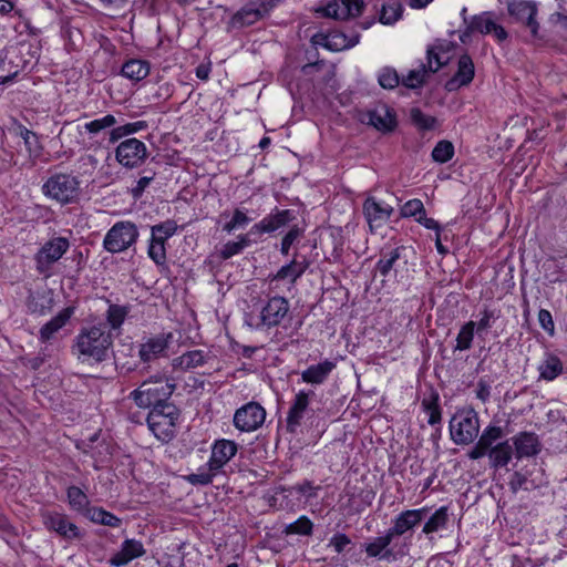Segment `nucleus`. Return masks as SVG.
Returning a JSON list of instances; mask_svg holds the SVG:
<instances>
[{"instance_id": "1", "label": "nucleus", "mask_w": 567, "mask_h": 567, "mask_svg": "<svg viewBox=\"0 0 567 567\" xmlns=\"http://www.w3.org/2000/svg\"><path fill=\"white\" fill-rule=\"evenodd\" d=\"M113 347V333L103 322L83 327L74 338L72 351L78 359L93 360L96 363L107 360Z\"/></svg>"}, {"instance_id": "2", "label": "nucleus", "mask_w": 567, "mask_h": 567, "mask_svg": "<svg viewBox=\"0 0 567 567\" xmlns=\"http://www.w3.org/2000/svg\"><path fill=\"white\" fill-rule=\"evenodd\" d=\"M175 389L176 384L173 379H168L164 374H155L132 391L130 399L142 409L161 408L164 404H173L169 399Z\"/></svg>"}, {"instance_id": "3", "label": "nucleus", "mask_w": 567, "mask_h": 567, "mask_svg": "<svg viewBox=\"0 0 567 567\" xmlns=\"http://www.w3.org/2000/svg\"><path fill=\"white\" fill-rule=\"evenodd\" d=\"M237 444L229 440H218L212 447V454L205 466L185 478L192 485H208L221 468L236 455Z\"/></svg>"}, {"instance_id": "4", "label": "nucleus", "mask_w": 567, "mask_h": 567, "mask_svg": "<svg viewBox=\"0 0 567 567\" xmlns=\"http://www.w3.org/2000/svg\"><path fill=\"white\" fill-rule=\"evenodd\" d=\"M80 192L79 178L66 173H55L42 185L44 196L54 199L61 205L75 203Z\"/></svg>"}, {"instance_id": "5", "label": "nucleus", "mask_w": 567, "mask_h": 567, "mask_svg": "<svg viewBox=\"0 0 567 567\" xmlns=\"http://www.w3.org/2000/svg\"><path fill=\"white\" fill-rule=\"evenodd\" d=\"M480 432V419L472 408L460 409L450 420L451 440L457 445L474 442Z\"/></svg>"}, {"instance_id": "6", "label": "nucleus", "mask_w": 567, "mask_h": 567, "mask_svg": "<svg viewBox=\"0 0 567 567\" xmlns=\"http://www.w3.org/2000/svg\"><path fill=\"white\" fill-rule=\"evenodd\" d=\"M178 417L179 410L173 403L151 409L146 421L150 430L158 440L169 442L175 436Z\"/></svg>"}, {"instance_id": "7", "label": "nucleus", "mask_w": 567, "mask_h": 567, "mask_svg": "<svg viewBox=\"0 0 567 567\" xmlns=\"http://www.w3.org/2000/svg\"><path fill=\"white\" fill-rule=\"evenodd\" d=\"M140 236L136 225L132 221H117L106 233L103 248L111 254L125 251L133 246Z\"/></svg>"}, {"instance_id": "8", "label": "nucleus", "mask_w": 567, "mask_h": 567, "mask_svg": "<svg viewBox=\"0 0 567 567\" xmlns=\"http://www.w3.org/2000/svg\"><path fill=\"white\" fill-rule=\"evenodd\" d=\"M477 32L481 34L493 33L494 37L499 41H505L508 37L507 31L493 20V13L489 11L475 14L470 18L467 27L460 33V40L462 43H468L471 41V34Z\"/></svg>"}, {"instance_id": "9", "label": "nucleus", "mask_w": 567, "mask_h": 567, "mask_svg": "<svg viewBox=\"0 0 567 567\" xmlns=\"http://www.w3.org/2000/svg\"><path fill=\"white\" fill-rule=\"evenodd\" d=\"M281 0H255L250 1L231 17L235 28L249 27L269 16Z\"/></svg>"}, {"instance_id": "10", "label": "nucleus", "mask_w": 567, "mask_h": 567, "mask_svg": "<svg viewBox=\"0 0 567 567\" xmlns=\"http://www.w3.org/2000/svg\"><path fill=\"white\" fill-rule=\"evenodd\" d=\"M70 243L65 237H54L47 241L35 255L37 270L48 275L52 265L68 251Z\"/></svg>"}, {"instance_id": "11", "label": "nucleus", "mask_w": 567, "mask_h": 567, "mask_svg": "<svg viewBox=\"0 0 567 567\" xmlns=\"http://www.w3.org/2000/svg\"><path fill=\"white\" fill-rule=\"evenodd\" d=\"M364 9V0H331L316 10L326 18L346 21L359 17Z\"/></svg>"}, {"instance_id": "12", "label": "nucleus", "mask_w": 567, "mask_h": 567, "mask_svg": "<svg viewBox=\"0 0 567 567\" xmlns=\"http://www.w3.org/2000/svg\"><path fill=\"white\" fill-rule=\"evenodd\" d=\"M147 156V148L145 144L135 138H127L118 144L115 151L117 162L127 168L140 166Z\"/></svg>"}, {"instance_id": "13", "label": "nucleus", "mask_w": 567, "mask_h": 567, "mask_svg": "<svg viewBox=\"0 0 567 567\" xmlns=\"http://www.w3.org/2000/svg\"><path fill=\"white\" fill-rule=\"evenodd\" d=\"M266 419L265 409L257 402H249L239 408L234 414V425L243 432L259 429Z\"/></svg>"}, {"instance_id": "14", "label": "nucleus", "mask_w": 567, "mask_h": 567, "mask_svg": "<svg viewBox=\"0 0 567 567\" xmlns=\"http://www.w3.org/2000/svg\"><path fill=\"white\" fill-rule=\"evenodd\" d=\"M507 10L511 17L517 22H522L529 30L533 38L538 37L539 24L536 21L537 6L533 1L512 0L507 3Z\"/></svg>"}, {"instance_id": "15", "label": "nucleus", "mask_w": 567, "mask_h": 567, "mask_svg": "<svg viewBox=\"0 0 567 567\" xmlns=\"http://www.w3.org/2000/svg\"><path fill=\"white\" fill-rule=\"evenodd\" d=\"M289 302L285 297L275 296L268 299L260 310V323L262 326L272 328L279 326L282 320L288 316Z\"/></svg>"}, {"instance_id": "16", "label": "nucleus", "mask_w": 567, "mask_h": 567, "mask_svg": "<svg viewBox=\"0 0 567 567\" xmlns=\"http://www.w3.org/2000/svg\"><path fill=\"white\" fill-rule=\"evenodd\" d=\"M41 517L43 525L49 530L55 532L62 538L68 540L81 538L79 527L69 522L65 514L47 511L41 514Z\"/></svg>"}, {"instance_id": "17", "label": "nucleus", "mask_w": 567, "mask_h": 567, "mask_svg": "<svg viewBox=\"0 0 567 567\" xmlns=\"http://www.w3.org/2000/svg\"><path fill=\"white\" fill-rule=\"evenodd\" d=\"M362 210L372 231L375 228L382 227L388 220H390L394 212L391 205L378 202L372 196H369L363 202Z\"/></svg>"}, {"instance_id": "18", "label": "nucleus", "mask_w": 567, "mask_h": 567, "mask_svg": "<svg viewBox=\"0 0 567 567\" xmlns=\"http://www.w3.org/2000/svg\"><path fill=\"white\" fill-rule=\"evenodd\" d=\"M427 508L406 509L401 512L394 519L392 526L388 529L389 534L393 537L403 536L409 530L417 526L425 517Z\"/></svg>"}, {"instance_id": "19", "label": "nucleus", "mask_w": 567, "mask_h": 567, "mask_svg": "<svg viewBox=\"0 0 567 567\" xmlns=\"http://www.w3.org/2000/svg\"><path fill=\"white\" fill-rule=\"evenodd\" d=\"M296 219V214L291 209L276 208L271 214L264 217L259 223L251 227V234L261 235L265 233H274L277 229L288 225Z\"/></svg>"}, {"instance_id": "20", "label": "nucleus", "mask_w": 567, "mask_h": 567, "mask_svg": "<svg viewBox=\"0 0 567 567\" xmlns=\"http://www.w3.org/2000/svg\"><path fill=\"white\" fill-rule=\"evenodd\" d=\"M172 334H157L148 338L140 344L138 357L143 362H151L161 357H165Z\"/></svg>"}, {"instance_id": "21", "label": "nucleus", "mask_w": 567, "mask_h": 567, "mask_svg": "<svg viewBox=\"0 0 567 567\" xmlns=\"http://www.w3.org/2000/svg\"><path fill=\"white\" fill-rule=\"evenodd\" d=\"M313 395L315 392L312 390H301L295 395L286 419V427L288 432L295 433L297 427L300 426L303 414L309 406L310 396Z\"/></svg>"}, {"instance_id": "22", "label": "nucleus", "mask_w": 567, "mask_h": 567, "mask_svg": "<svg viewBox=\"0 0 567 567\" xmlns=\"http://www.w3.org/2000/svg\"><path fill=\"white\" fill-rule=\"evenodd\" d=\"M512 441L515 446L514 453L517 460L536 456L542 451V443L538 435L534 432H519L512 437Z\"/></svg>"}, {"instance_id": "23", "label": "nucleus", "mask_w": 567, "mask_h": 567, "mask_svg": "<svg viewBox=\"0 0 567 567\" xmlns=\"http://www.w3.org/2000/svg\"><path fill=\"white\" fill-rule=\"evenodd\" d=\"M368 123L378 131L389 133L396 127V116L393 110L381 105L368 112Z\"/></svg>"}, {"instance_id": "24", "label": "nucleus", "mask_w": 567, "mask_h": 567, "mask_svg": "<svg viewBox=\"0 0 567 567\" xmlns=\"http://www.w3.org/2000/svg\"><path fill=\"white\" fill-rule=\"evenodd\" d=\"M475 75V68L472 58L468 54H462L457 62L455 75L447 81L446 89L452 91L460 86L468 85Z\"/></svg>"}, {"instance_id": "25", "label": "nucleus", "mask_w": 567, "mask_h": 567, "mask_svg": "<svg viewBox=\"0 0 567 567\" xmlns=\"http://www.w3.org/2000/svg\"><path fill=\"white\" fill-rule=\"evenodd\" d=\"M393 537L386 530L384 535L375 537L372 542L365 543L363 549L369 558L391 559L394 558L393 549L389 546Z\"/></svg>"}, {"instance_id": "26", "label": "nucleus", "mask_w": 567, "mask_h": 567, "mask_svg": "<svg viewBox=\"0 0 567 567\" xmlns=\"http://www.w3.org/2000/svg\"><path fill=\"white\" fill-rule=\"evenodd\" d=\"M145 554L144 547L141 542L135 539H126L121 549L112 556L110 564L112 566H124L134 558L141 557Z\"/></svg>"}, {"instance_id": "27", "label": "nucleus", "mask_w": 567, "mask_h": 567, "mask_svg": "<svg viewBox=\"0 0 567 567\" xmlns=\"http://www.w3.org/2000/svg\"><path fill=\"white\" fill-rule=\"evenodd\" d=\"M334 367L336 364L329 360L312 364L302 371L301 379L306 383L322 384L328 379Z\"/></svg>"}, {"instance_id": "28", "label": "nucleus", "mask_w": 567, "mask_h": 567, "mask_svg": "<svg viewBox=\"0 0 567 567\" xmlns=\"http://www.w3.org/2000/svg\"><path fill=\"white\" fill-rule=\"evenodd\" d=\"M359 39V33L347 35L341 31H333L323 37L322 45L331 51H342L354 47Z\"/></svg>"}, {"instance_id": "29", "label": "nucleus", "mask_w": 567, "mask_h": 567, "mask_svg": "<svg viewBox=\"0 0 567 567\" xmlns=\"http://www.w3.org/2000/svg\"><path fill=\"white\" fill-rule=\"evenodd\" d=\"M75 311V307H66L62 309L55 317L48 321L40 329V338L42 341H49L55 332L63 328L71 319Z\"/></svg>"}, {"instance_id": "30", "label": "nucleus", "mask_w": 567, "mask_h": 567, "mask_svg": "<svg viewBox=\"0 0 567 567\" xmlns=\"http://www.w3.org/2000/svg\"><path fill=\"white\" fill-rule=\"evenodd\" d=\"M106 302L109 303V308L105 312V322L103 323L107 327L109 331H117L130 313L131 307L112 303L109 299H106Z\"/></svg>"}, {"instance_id": "31", "label": "nucleus", "mask_w": 567, "mask_h": 567, "mask_svg": "<svg viewBox=\"0 0 567 567\" xmlns=\"http://www.w3.org/2000/svg\"><path fill=\"white\" fill-rule=\"evenodd\" d=\"M513 455L515 453L508 440L497 443L488 451L491 467L497 470L507 466Z\"/></svg>"}, {"instance_id": "32", "label": "nucleus", "mask_w": 567, "mask_h": 567, "mask_svg": "<svg viewBox=\"0 0 567 567\" xmlns=\"http://www.w3.org/2000/svg\"><path fill=\"white\" fill-rule=\"evenodd\" d=\"M121 74L126 79L138 82L150 74V63L141 59H131L122 65Z\"/></svg>"}, {"instance_id": "33", "label": "nucleus", "mask_w": 567, "mask_h": 567, "mask_svg": "<svg viewBox=\"0 0 567 567\" xmlns=\"http://www.w3.org/2000/svg\"><path fill=\"white\" fill-rule=\"evenodd\" d=\"M308 266L309 265L306 260H298L297 258H293L289 264L282 266L276 275H274L272 280L289 279L293 284L305 274Z\"/></svg>"}, {"instance_id": "34", "label": "nucleus", "mask_w": 567, "mask_h": 567, "mask_svg": "<svg viewBox=\"0 0 567 567\" xmlns=\"http://www.w3.org/2000/svg\"><path fill=\"white\" fill-rule=\"evenodd\" d=\"M207 361V355L203 350H192L173 359L172 365L184 371L202 367Z\"/></svg>"}, {"instance_id": "35", "label": "nucleus", "mask_w": 567, "mask_h": 567, "mask_svg": "<svg viewBox=\"0 0 567 567\" xmlns=\"http://www.w3.org/2000/svg\"><path fill=\"white\" fill-rule=\"evenodd\" d=\"M563 362L557 355L546 353L544 361L538 367L539 379L553 381L563 373Z\"/></svg>"}, {"instance_id": "36", "label": "nucleus", "mask_w": 567, "mask_h": 567, "mask_svg": "<svg viewBox=\"0 0 567 567\" xmlns=\"http://www.w3.org/2000/svg\"><path fill=\"white\" fill-rule=\"evenodd\" d=\"M251 229L247 234L239 235L236 241L226 243L220 249V258L226 260L231 258L235 255L241 252L246 247L250 246L255 240L251 239Z\"/></svg>"}, {"instance_id": "37", "label": "nucleus", "mask_w": 567, "mask_h": 567, "mask_svg": "<svg viewBox=\"0 0 567 567\" xmlns=\"http://www.w3.org/2000/svg\"><path fill=\"white\" fill-rule=\"evenodd\" d=\"M84 516L95 524H101L109 527H118L122 523L121 518L114 514L105 511L102 507L86 508Z\"/></svg>"}, {"instance_id": "38", "label": "nucleus", "mask_w": 567, "mask_h": 567, "mask_svg": "<svg viewBox=\"0 0 567 567\" xmlns=\"http://www.w3.org/2000/svg\"><path fill=\"white\" fill-rule=\"evenodd\" d=\"M402 11L400 0H384L381 4L379 20L383 24H393L401 18Z\"/></svg>"}, {"instance_id": "39", "label": "nucleus", "mask_w": 567, "mask_h": 567, "mask_svg": "<svg viewBox=\"0 0 567 567\" xmlns=\"http://www.w3.org/2000/svg\"><path fill=\"white\" fill-rule=\"evenodd\" d=\"M66 497L69 505L74 511H78L84 515L86 508H90V501L86 494L78 486H69L66 489Z\"/></svg>"}, {"instance_id": "40", "label": "nucleus", "mask_w": 567, "mask_h": 567, "mask_svg": "<svg viewBox=\"0 0 567 567\" xmlns=\"http://www.w3.org/2000/svg\"><path fill=\"white\" fill-rule=\"evenodd\" d=\"M449 522L447 507L442 506L434 512V514L426 520L423 526V533L430 535L442 528H445Z\"/></svg>"}, {"instance_id": "41", "label": "nucleus", "mask_w": 567, "mask_h": 567, "mask_svg": "<svg viewBox=\"0 0 567 567\" xmlns=\"http://www.w3.org/2000/svg\"><path fill=\"white\" fill-rule=\"evenodd\" d=\"M312 533H313V523L306 515H302L296 522L286 525L285 528L282 529V534H285L286 536H289V535L311 536Z\"/></svg>"}, {"instance_id": "42", "label": "nucleus", "mask_w": 567, "mask_h": 567, "mask_svg": "<svg viewBox=\"0 0 567 567\" xmlns=\"http://www.w3.org/2000/svg\"><path fill=\"white\" fill-rule=\"evenodd\" d=\"M17 134L23 140L29 155L38 157L42 151V146L39 142L37 133L32 132L25 126L19 125Z\"/></svg>"}, {"instance_id": "43", "label": "nucleus", "mask_w": 567, "mask_h": 567, "mask_svg": "<svg viewBox=\"0 0 567 567\" xmlns=\"http://www.w3.org/2000/svg\"><path fill=\"white\" fill-rule=\"evenodd\" d=\"M439 400V394L433 393L430 399H423L422 401V408L429 414L427 423L432 426L440 424L442 420V410Z\"/></svg>"}, {"instance_id": "44", "label": "nucleus", "mask_w": 567, "mask_h": 567, "mask_svg": "<svg viewBox=\"0 0 567 567\" xmlns=\"http://www.w3.org/2000/svg\"><path fill=\"white\" fill-rule=\"evenodd\" d=\"M475 322L468 321L464 323L456 337V346L454 350L465 351L472 348L474 339Z\"/></svg>"}, {"instance_id": "45", "label": "nucleus", "mask_w": 567, "mask_h": 567, "mask_svg": "<svg viewBox=\"0 0 567 567\" xmlns=\"http://www.w3.org/2000/svg\"><path fill=\"white\" fill-rule=\"evenodd\" d=\"M166 241L157 239L151 235L150 245L147 249L148 257L157 265L162 266L166 262Z\"/></svg>"}, {"instance_id": "46", "label": "nucleus", "mask_w": 567, "mask_h": 567, "mask_svg": "<svg viewBox=\"0 0 567 567\" xmlns=\"http://www.w3.org/2000/svg\"><path fill=\"white\" fill-rule=\"evenodd\" d=\"M178 229V226L175 220L167 219L159 224L153 225L151 227V235L157 239H162L166 241L168 238L174 236Z\"/></svg>"}, {"instance_id": "47", "label": "nucleus", "mask_w": 567, "mask_h": 567, "mask_svg": "<svg viewBox=\"0 0 567 567\" xmlns=\"http://www.w3.org/2000/svg\"><path fill=\"white\" fill-rule=\"evenodd\" d=\"M499 310L484 307L483 310L481 311V319L478 320L477 323H475L477 334L482 336L483 332L492 328V326L499 318Z\"/></svg>"}, {"instance_id": "48", "label": "nucleus", "mask_w": 567, "mask_h": 567, "mask_svg": "<svg viewBox=\"0 0 567 567\" xmlns=\"http://www.w3.org/2000/svg\"><path fill=\"white\" fill-rule=\"evenodd\" d=\"M410 117L413 125L422 131L432 130L436 124V118L434 116L423 113L419 107H413L410 111Z\"/></svg>"}, {"instance_id": "49", "label": "nucleus", "mask_w": 567, "mask_h": 567, "mask_svg": "<svg viewBox=\"0 0 567 567\" xmlns=\"http://www.w3.org/2000/svg\"><path fill=\"white\" fill-rule=\"evenodd\" d=\"M429 73L425 64H421L419 69L411 70L409 74L402 79V84L409 89H417L424 84Z\"/></svg>"}, {"instance_id": "50", "label": "nucleus", "mask_w": 567, "mask_h": 567, "mask_svg": "<svg viewBox=\"0 0 567 567\" xmlns=\"http://www.w3.org/2000/svg\"><path fill=\"white\" fill-rule=\"evenodd\" d=\"M504 435L503 430L501 426L496 425H488L486 426L480 439L478 442L487 450H492L495 445L494 443L502 439Z\"/></svg>"}, {"instance_id": "51", "label": "nucleus", "mask_w": 567, "mask_h": 567, "mask_svg": "<svg viewBox=\"0 0 567 567\" xmlns=\"http://www.w3.org/2000/svg\"><path fill=\"white\" fill-rule=\"evenodd\" d=\"M454 155V145L450 141H440L432 151V158L437 163H446Z\"/></svg>"}, {"instance_id": "52", "label": "nucleus", "mask_w": 567, "mask_h": 567, "mask_svg": "<svg viewBox=\"0 0 567 567\" xmlns=\"http://www.w3.org/2000/svg\"><path fill=\"white\" fill-rule=\"evenodd\" d=\"M400 258V248L391 249L386 254H382V257L377 262V269L378 271L383 276L386 277L389 272L392 270L394 264Z\"/></svg>"}, {"instance_id": "53", "label": "nucleus", "mask_w": 567, "mask_h": 567, "mask_svg": "<svg viewBox=\"0 0 567 567\" xmlns=\"http://www.w3.org/2000/svg\"><path fill=\"white\" fill-rule=\"evenodd\" d=\"M250 221H251V218L248 217L244 210L236 208L234 210L231 219L223 226V230L230 234L236 229L244 228Z\"/></svg>"}, {"instance_id": "54", "label": "nucleus", "mask_w": 567, "mask_h": 567, "mask_svg": "<svg viewBox=\"0 0 567 567\" xmlns=\"http://www.w3.org/2000/svg\"><path fill=\"white\" fill-rule=\"evenodd\" d=\"M378 82L383 89L392 90L399 85L400 78L394 69L385 66L381 69L378 75Z\"/></svg>"}, {"instance_id": "55", "label": "nucleus", "mask_w": 567, "mask_h": 567, "mask_svg": "<svg viewBox=\"0 0 567 567\" xmlns=\"http://www.w3.org/2000/svg\"><path fill=\"white\" fill-rule=\"evenodd\" d=\"M117 123L116 118L112 114H107L101 118L91 121L84 125L85 130L90 134H97L105 128H110Z\"/></svg>"}, {"instance_id": "56", "label": "nucleus", "mask_w": 567, "mask_h": 567, "mask_svg": "<svg viewBox=\"0 0 567 567\" xmlns=\"http://www.w3.org/2000/svg\"><path fill=\"white\" fill-rule=\"evenodd\" d=\"M426 60L427 63L425 66L427 71L430 73H435L447 63L449 58L442 56L440 52L436 51V48H429L426 51Z\"/></svg>"}, {"instance_id": "57", "label": "nucleus", "mask_w": 567, "mask_h": 567, "mask_svg": "<svg viewBox=\"0 0 567 567\" xmlns=\"http://www.w3.org/2000/svg\"><path fill=\"white\" fill-rule=\"evenodd\" d=\"M424 205L422 200L414 198L408 200L402 207H401V217L408 218V217H419L420 215L424 214Z\"/></svg>"}, {"instance_id": "58", "label": "nucleus", "mask_w": 567, "mask_h": 567, "mask_svg": "<svg viewBox=\"0 0 567 567\" xmlns=\"http://www.w3.org/2000/svg\"><path fill=\"white\" fill-rule=\"evenodd\" d=\"M302 236V229L297 225L292 226L284 236L280 245V252L284 256L289 254L290 247Z\"/></svg>"}, {"instance_id": "59", "label": "nucleus", "mask_w": 567, "mask_h": 567, "mask_svg": "<svg viewBox=\"0 0 567 567\" xmlns=\"http://www.w3.org/2000/svg\"><path fill=\"white\" fill-rule=\"evenodd\" d=\"M351 544L350 537L344 533H336L329 540V546L333 547L337 554L346 550V547Z\"/></svg>"}, {"instance_id": "60", "label": "nucleus", "mask_w": 567, "mask_h": 567, "mask_svg": "<svg viewBox=\"0 0 567 567\" xmlns=\"http://www.w3.org/2000/svg\"><path fill=\"white\" fill-rule=\"evenodd\" d=\"M293 489L301 494V495H305L307 497H316L317 496V492L320 489V486H315L313 483L311 481H303L302 483L300 484H297Z\"/></svg>"}, {"instance_id": "61", "label": "nucleus", "mask_w": 567, "mask_h": 567, "mask_svg": "<svg viewBox=\"0 0 567 567\" xmlns=\"http://www.w3.org/2000/svg\"><path fill=\"white\" fill-rule=\"evenodd\" d=\"M538 321L540 327L549 334L554 333L555 324L553 321L551 313L546 309H540L538 312Z\"/></svg>"}, {"instance_id": "62", "label": "nucleus", "mask_w": 567, "mask_h": 567, "mask_svg": "<svg viewBox=\"0 0 567 567\" xmlns=\"http://www.w3.org/2000/svg\"><path fill=\"white\" fill-rule=\"evenodd\" d=\"M154 175L152 176H143L141 177L136 186L132 188V195L134 198H140L145 190V188L150 185V183L153 181Z\"/></svg>"}, {"instance_id": "63", "label": "nucleus", "mask_w": 567, "mask_h": 567, "mask_svg": "<svg viewBox=\"0 0 567 567\" xmlns=\"http://www.w3.org/2000/svg\"><path fill=\"white\" fill-rule=\"evenodd\" d=\"M526 482H527V478L524 474H522L520 472H514L508 485H509L512 492L516 493L518 489L524 487Z\"/></svg>"}, {"instance_id": "64", "label": "nucleus", "mask_w": 567, "mask_h": 567, "mask_svg": "<svg viewBox=\"0 0 567 567\" xmlns=\"http://www.w3.org/2000/svg\"><path fill=\"white\" fill-rule=\"evenodd\" d=\"M416 221L419 224L423 225L427 229L435 230L436 234H440V231H441V226H440L439 221H436L433 218L426 217L425 213L420 215L419 217H416Z\"/></svg>"}]
</instances>
